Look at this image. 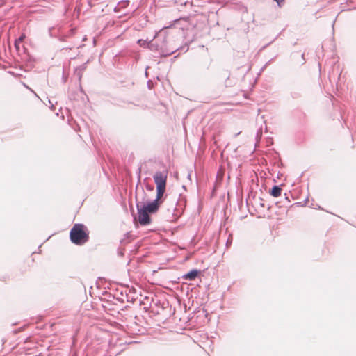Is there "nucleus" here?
Instances as JSON below:
<instances>
[{"label": "nucleus", "instance_id": "1", "mask_svg": "<svg viewBox=\"0 0 356 356\" xmlns=\"http://www.w3.org/2000/svg\"><path fill=\"white\" fill-rule=\"evenodd\" d=\"M154 181L156 184V199L146 205L141 206L137 204L138 221L141 225H147L151 223V213H155L159 211L162 204V198L164 195L167 185L168 171H158L154 175Z\"/></svg>", "mask_w": 356, "mask_h": 356}, {"label": "nucleus", "instance_id": "2", "mask_svg": "<svg viewBox=\"0 0 356 356\" xmlns=\"http://www.w3.org/2000/svg\"><path fill=\"white\" fill-rule=\"evenodd\" d=\"M71 241L77 245H82L89 240L88 228L83 224H74L70 232Z\"/></svg>", "mask_w": 356, "mask_h": 356}, {"label": "nucleus", "instance_id": "3", "mask_svg": "<svg viewBox=\"0 0 356 356\" xmlns=\"http://www.w3.org/2000/svg\"><path fill=\"white\" fill-rule=\"evenodd\" d=\"M199 271L197 270H193L184 275V278L188 280H194L198 275Z\"/></svg>", "mask_w": 356, "mask_h": 356}, {"label": "nucleus", "instance_id": "4", "mask_svg": "<svg viewBox=\"0 0 356 356\" xmlns=\"http://www.w3.org/2000/svg\"><path fill=\"white\" fill-rule=\"evenodd\" d=\"M282 188L278 186H274L270 191V194L274 197H278L281 195Z\"/></svg>", "mask_w": 356, "mask_h": 356}, {"label": "nucleus", "instance_id": "5", "mask_svg": "<svg viewBox=\"0 0 356 356\" xmlns=\"http://www.w3.org/2000/svg\"><path fill=\"white\" fill-rule=\"evenodd\" d=\"M25 38V35L24 34H22L16 41H15V45H17V44L19 43V42H22L23 40H24Z\"/></svg>", "mask_w": 356, "mask_h": 356}]
</instances>
